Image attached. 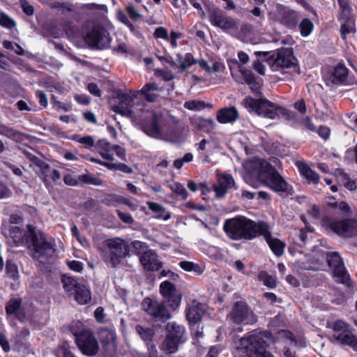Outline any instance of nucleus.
<instances>
[{
    "label": "nucleus",
    "mask_w": 357,
    "mask_h": 357,
    "mask_svg": "<svg viewBox=\"0 0 357 357\" xmlns=\"http://www.w3.org/2000/svg\"><path fill=\"white\" fill-rule=\"evenodd\" d=\"M243 166V179L250 186L257 188L261 183L277 192L287 191V183L266 160L253 158L245 161Z\"/></svg>",
    "instance_id": "obj_1"
},
{
    "label": "nucleus",
    "mask_w": 357,
    "mask_h": 357,
    "mask_svg": "<svg viewBox=\"0 0 357 357\" xmlns=\"http://www.w3.org/2000/svg\"><path fill=\"white\" fill-rule=\"evenodd\" d=\"M119 102L114 107V111L116 113L132 119L134 121H142L143 131L149 136L154 138H160L163 133L164 118L160 112L143 111L140 114H137L132 109L133 99L126 94L118 96Z\"/></svg>",
    "instance_id": "obj_2"
},
{
    "label": "nucleus",
    "mask_w": 357,
    "mask_h": 357,
    "mask_svg": "<svg viewBox=\"0 0 357 357\" xmlns=\"http://www.w3.org/2000/svg\"><path fill=\"white\" fill-rule=\"evenodd\" d=\"M10 237L17 246L27 244L31 238L33 257L41 263H45L54 252L53 245L49 242L45 234L35 230V227L28 225L27 231L17 225L10 227Z\"/></svg>",
    "instance_id": "obj_3"
},
{
    "label": "nucleus",
    "mask_w": 357,
    "mask_h": 357,
    "mask_svg": "<svg viewBox=\"0 0 357 357\" xmlns=\"http://www.w3.org/2000/svg\"><path fill=\"white\" fill-rule=\"evenodd\" d=\"M223 229L227 236L232 240H252L266 231L267 223L255 222L246 217L236 216L226 220Z\"/></svg>",
    "instance_id": "obj_4"
},
{
    "label": "nucleus",
    "mask_w": 357,
    "mask_h": 357,
    "mask_svg": "<svg viewBox=\"0 0 357 357\" xmlns=\"http://www.w3.org/2000/svg\"><path fill=\"white\" fill-rule=\"evenodd\" d=\"M269 52H255L257 56H264V61H267L271 69L274 72H279L281 74L298 73L299 69L297 64V59L293 54L291 48L278 49L268 56Z\"/></svg>",
    "instance_id": "obj_5"
},
{
    "label": "nucleus",
    "mask_w": 357,
    "mask_h": 357,
    "mask_svg": "<svg viewBox=\"0 0 357 357\" xmlns=\"http://www.w3.org/2000/svg\"><path fill=\"white\" fill-rule=\"evenodd\" d=\"M242 105L249 112H255L259 116L270 119L280 116L286 119H292L295 116L294 112L266 99H255L248 96L243 100Z\"/></svg>",
    "instance_id": "obj_6"
},
{
    "label": "nucleus",
    "mask_w": 357,
    "mask_h": 357,
    "mask_svg": "<svg viewBox=\"0 0 357 357\" xmlns=\"http://www.w3.org/2000/svg\"><path fill=\"white\" fill-rule=\"evenodd\" d=\"M104 243L107 250L105 261L112 268L118 267L124 258L130 256L129 244L121 238H108Z\"/></svg>",
    "instance_id": "obj_7"
},
{
    "label": "nucleus",
    "mask_w": 357,
    "mask_h": 357,
    "mask_svg": "<svg viewBox=\"0 0 357 357\" xmlns=\"http://www.w3.org/2000/svg\"><path fill=\"white\" fill-rule=\"evenodd\" d=\"M265 344L264 334L259 333L241 338L236 348L247 357H274L266 350Z\"/></svg>",
    "instance_id": "obj_8"
},
{
    "label": "nucleus",
    "mask_w": 357,
    "mask_h": 357,
    "mask_svg": "<svg viewBox=\"0 0 357 357\" xmlns=\"http://www.w3.org/2000/svg\"><path fill=\"white\" fill-rule=\"evenodd\" d=\"M227 318L229 324L234 325H252L257 320L253 311L243 301L234 304Z\"/></svg>",
    "instance_id": "obj_9"
},
{
    "label": "nucleus",
    "mask_w": 357,
    "mask_h": 357,
    "mask_svg": "<svg viewBox=\"0 0 357 357\" xmlns=\"http://www.w3.org/2000/svg\"><path fill=\"white\" fill-rule=\"evenodd\" d=\"M75 336L76 344L84 355L94 356L100 351L98 340L91 331L83 330Z\"/></svg>",
    "instance_id": "obj_10"
},
{
    "label": "nucleus",
    "mask_w": 357,
    "mask_h": 357,
    "mask_svg": "<svg viewBox=\"0 0 357 357\" xmlns=\"http://www.w3.org/2000/svg\"><path fill=\"white\" fill-rule=\"evenodd\" d=\"M185 332L182 326L169 323L167 326V334L160 349L167 354H174L178 351V344Z\"/></svg>",
    "instance_id": "obj_11"
},
{
    "label": "nucleus",
    "mask_w": 357,
    "mask_h": 357,
    "mask_svg": "<svg viewBox=\"0 0 357 357\" xmlns=\"http://www.w3.org/2000/svg\"><path fill=\"white\" fill-rule=\"evenodd\" d=\"M333 338L338 343L348 345L357 351V337L351 333L350 326L342 320H337L332 324Z\"/></svg>",
    "instance_id": "obj_12"
},
{
    "label": "nucleus",
    "mask_w": 357,
    "mask_h": 357,
    "mask_svg": "<svg viewBox=\"0 0 357 357\" xmlns=\"http://www.w3.org/2000/svg\"><path fill=\"white\" fill-rule=\"evenodd\" d=\"M340 6V13L338 20L341 23L340 31L343 36L354 33L356 30L355 19L352 14V8L349 0H337Z\"/></svg>",
    "instance_id": "obj_13"
},
{
    "label": "nucleus",
    "mask_w": 357,
    "mask_h": 357,
    "mask_svg": "<svg viewBox=\"0 0 357 357\" xmlns=\"http://www.w3.org/2000/svg\"><path fill=\"white\" fill-rule=\"evenodd\" d=\"M143 310L155 321L165 322L171 318L170 312L162 302L145 298L142 302Z\"/></svg>",
    "instance_id": "obj_14"
},
{
    "label": "nucleus",
    "mask_w": 357,
    "mask_h": 357,
    "mask_svg": "<svg viewBox=\"0 0 357 357\" xmlns=\"http://www.w3.org/2000/svg\"><path fill=\"white\" fill-rule=\"evenodd\" d=\"M86 42L91 47L104 49L109 47L111 38L107 31L99 24L94 25L85 38Z\"/></svg>",
    "instance_id": "obj_15"
},
{
    "label": "nucleus",
    "mask_w": 357,
    "mask_h": 357,
    "mask_svg": "<svg viewBox=\"0 0 357 357\" xmlns=\"http://www.w3.org/2000/svg\"><path fill=\"white\" fill-rule=\"evenodd\" d=\"M209 20L212 25L225 32L234 31L237 26V20L225 15L220 9L214 8L211 11Z\"/></svg>",
    "instance_id": "obj_16"
},
{
    "label": "nucleus",
    "mask_w": 357,
    "mask_h": 357,
    "mask_svg": "<svg viewBox=\"0 0 357 357\" xmlns=\"http://www.w3.org/2000/svg\"><path fill=\"white\" fill-rule=\"evenodd\" d=\"M327 261L328 266L333 268L334 276L340 283H347L349 280V275L345 270L340 255L336 252L327 253Z\"/></svg>",
    "instance_id": "obj_17"
},
{
    "label": "nucleus",
    "mask_w": 357,
    "mask_h": 357,
    "mask_svg": "<svg viewBox=\"0 0 357 357\" xmlns=\"http://www.w3.org/2000/svg\"><path fill=\"white\" fill-rule=\"evenodd\" d=\"M331 229L337 234L349 238L357 235V220L345 219L341 221H333L331 223Z\"/></svg>",
    "instance_id": "obj_18"
},
{
    "label": "nucleus",
    "mask_w": 357,
    "mask_h": 357,
    "mask_svg": "<svg viewBox=\"0 0 357 357\" xmlns=\"http://www.w3.org/2000/svg\"><path fill=\"white\" fill-rule=\"evenodd\" d=\"M278 18L281 24L291 29L296 28L301 17L298 11L282 6L278 7Z\"/></svg>",
    "instance_id": "obj_19"
},
{
    "label": "nucleus",
    "mask_w": 357,
    "mask_h": 357,
    "mask_svg": "<svg viewBox=\"0 0 357 357\" xmlns=\"http://www.w3.org/2000/svg\"><path fill=\"white\" fill-rule=\"evenodd\" d=\"M135 331L140 338L145 342L149 351V357H158L155 345L153 343L155 331L152 328L141 325L135 326Z\"/></svg>",
    "instance_id": "obj_20"
},
{
    "label": "nucleus",
    "mask_w": 357,
    "mask_h": 357,
    "mask_svg": "<svg viewBox=\"0 0 357 357\" xmlns=\"http://www.w3.org/2000/svg\"><path fill=\"white\" fill-rule=\"evenodd\" d=\"M139 261L147 271H157L162 266V262L158 259L156 252L152 250L144 252L139 257Z\"/></svg>",
    "instance_id": "obj_21"
},
{
    "label": "nucleus",
    "mask_w": 357,
    "mask_h": 357,
    "mask_svg": "<svg viewBox=\"0 0 357 357\" xmlns=\"http://www.w3.org/2000/svg\"><path fill=\"white\" fill-rule=\"evenodd\" d=\"M234 185V179L230 174H219L218 176V183L213 185L215 197L222 198Z\"/></svg>",
    "instance_id": "obj_22"
},
{
    "label": "nucleus",
    "mask_w": 357,
    "mask_h": 357,
    "mask_svg": "<svg viewBox=\"0 0 357 357\" xmlns=\"http://www.w3.org/2000/svg\"><path fill=\"white\" fill-rule=\"evenodd\" d=\"M206 305L196 301H192L186 310V317L190 324L200 321L206 311Z\"/></svg>",
    "instance_id": "obj_23"
},
{
    "label": "nucleus",
    "mask_w": 357,
    "mask_h": 357,
    "mask_svg": "<svg viewBox=\"0 0 357 357\" xmlns=\"http://www.w3.org/2000/svg\"><path fill=\"white\" fill-rule=\"evenodd\" d=\"M238 112L237 109L234 107H228L219 109L217 112L216 118L220 123H232L235 122L238 118Z\"/></svg>",
    "instance_id": "obj_24"
},
{
    "label": "nucleus",
    "mask_w": 357,
    "mask_h": 357,
    "mask_svg": "<svg viewBox=\"0 0 357 357\" xmlns=\"http://www.w3.org/2000/svg\"><path fill=\"white\" fill-rule=\"evenodd\" d=\"M348 69L344 65L339 64L333 70L330 80L335 84H348Z\"/></svg>",
    "instance_id": "obj_25"
},
{
    "label": "nucleus",
    "mask_w": 357,
    "mask_h": 357,
    "mask_svg": "<svg viewBox=\"0 0 357 357\" xmlns=\"http://www.w3.org/2000/svg\"><path fill=\"white\" fill-rule=\"evenodd\" d=\"M260 236L264 237L270 248L275 255L279 257L283 254L285 244L278 238H273L271 236L268 224L266 231L264 234H261Z\"/></svg>",
    "instance_id": "obj_26"
},
{
    "label": "nucleus",
    "mask_w": 357,
    "mask_h": 357,
    "mask_svg": "<svg viewBox=\"0 0 357 357\" xmlns=\"http://www.w3.org/2000/svg\"><path fill=\"white\" fill-rule=\"evenodd\" d=\"M161 89L155 83L146 84L140 91H135V93H141L149 102H155L159 96Z\"/></svg>",
    "instance_id": "obj_27"
},
{
    "label": "nucleus",
    "mask_w": 357,
    "mask_h": 357,
    "mask_svg": "<svg viewBox=\"0 0 357 357\" xmlns=\"http://www.w3.org/2000/svg\"><path fill=\"white\" fill-rule=\"evenodd\" d=\"M73 294L75 300L80 305L88 304L91 300V291L82 283L77 287Z\"/></svg>",
    "instance_id": "obj_28"
},
{
    "label": "nucleus",
    "mask_w": 357,
    "mask_h": 357,
    "mask_svg": "<svg viewBox=\"0 0 357 357\" xmlns=\"http://www.w3.org/2000/svg\"><path fill=\"white\" fill-rule=\"evenodd\" d=\"M296 167H298L301 174L303 175L309 182L314 184L319 182V177L318 174L312 170L307 164L302 161H298L296 162Z\"/></svg>",
    "instance_id": "obj_29"
},
{
    "label": "nucleus",
    "mask_w": 357,
    "mask_h": 357,
    "mask_svg": "<svg viewBox=\"0 0 357 357\" xmlns=\"http://www.w3.org/2000/svg\"><path fill=\"white\" fill-rule=\"evenodd\" d=\"M192 125L198 130L208 132L215 127V123L212 119L195 117L191 120Z\"/></svg>",
    "instance_id": "obj_30"
},
{
    "label": "nucleus",
    "mask_w": 357,
    "mask_h": 357,
    "mask_svg": "<svg viewBox=\"0 0 357 357\" xmlns=\"http://www.w3.org/2000/svg\"><path fill=\"white\" fill-rule=\"evenodd\" d=\"M98 144L100 147V155L104 159L112 161L114 160L112 146L105 139H100L98 142Z\"/></svg>",
    "instance_id": "obj_31"
},
{
    "label": "nucleus",
    "mask_w": 357,
    "mask_h": 357,
    "mask_svg": "<svg viewBox=\"0 0 357 357\" xmlns=\"http://www.w3.org/2000/svg\"><path fill=\"white\" fill-rule=\"evenodd\" d=\"M147 205L150 210H151L153 212L155 213H158L156 216L158 219L167 220L170 218V213L166 211L162 205L151 202H148Z\"/></svg>",
    "instance_id": "obj_32"
},
{
    "label": "nucleus",
    "mask_w": 357,
    "mask_h": 357,
    "mask_svg": "<svg viewBox=\"0 0 357 357\" xmlns=\"http://www.w3.org/2000/svg\"><path fill=\"white\" fill-rule=\"evenodd\" d=\"M241 72L245 82L249 85L250 89L252 91L257 92L260 88V85L259 82L256 81L252 73L246 69H241Z\"/></svg>",
    "instance_id": "obj_33"
},
{
    "label": "nucleus",
    "mask_w": 357,
    "mask_h": 357,
    "mask_svg": "<svg viewBox=\"0 0 357 357\" xmlns=\"http://www.w3.org/2000/svg\"><path fill=\"white\" fill-rule=\"evenodd\" d=\"M0 135H5L16 142L21 141L24 138L22 133L3 125H0Z\"/></svg>",
    "instance_id": "obj_34"
},
{
    "label": "nucleus",
    "mask_w": 357,
    "mask_h": 357,
    "mask_svg": "<svg viewBox=\"0 0 357 357\" xmlns=\"http://www.w3.org/2000/svg\"><path fill=\"white\" fill-rule=\"evenodd\" d=\"M62 283L64 289L66 291L72 292V294H73L77 287L81 284L76 279L65 275L62 278Z\"/></svg>",
    "instance_id": "obj_35"
},
{
    "label": "nucleus",
    "mask_w": 357,
    "mask_h": 357,
    "mask_svg": "<svg viewBox=\"0 0 357 357\" xmlns=\"http://www.w3.org/2000/svg\"><path fill=\"white\" fill-rule=\"evenodd\" d=\"M160 293L164 298H167L176 293L175 285L169 281H164L160 284Z\"/></svg>",
    "instance_id": "obj_36"
},
{
    "label": "nucleus",
    "mask_w": 357,
    "mask_h": 357,
    "mask_svg": "<svg viewBox=\"0 0 357 357\" xmlns=\"http://www.w3.org/2000/svg\"><path fill=\"white\" fill-rule=\"evenodd\" d=\"M314 24L308 18H303L299 24L301 35L303 37L308 36L313 30Z\"/></svg>",
    "instance_id": "obj_37"
},
{
    "label": "nucleus",
    "mask_w": 357,
    "mask_h": 357,
    "mask_svg": "<svg viewBox=\"0 0 357 357\" xmlns=\"http://www.w3.org/2000/svg\"><path fill=\"white\" fill-rule=\"evenodd\" d=\"M180 267L186 271H193L197 274H202L204 271L202 266L192 261H181L179 262Z\"/></svg>",
    "instance_id": "obj_38"
},
{
    "label": "nucleus",
    "mask_w": 357,
    "mask_h": 357,
    "mask_svg": "<svg viewBox=\"0 0 357 357\" xmlns=\"http://www.w3.org/2000/svg\"><path fill=\"white\" fill-rule=\"evenodd\" d=\"M168 186L171 190L176 194V195L178 196L181 199H186L188 198V193L183 184L175 182L169 184Z\"/></svg>",
    "instance_id": "obj_39"
},
{
    "label": "nucleus",
    "mask_w": 357,
    "mask_h": 357,
    "mask_svg": "<svg viewBox=\"0 0 357 357\" xmlns=\"http://www.w3.org/2000/svg\"><path fill=\"white\" fill-rule=\"evenodd\" d=\"M100 338L102 345L116 343L114 332L108 329L101 331Z\"/></svg>",
    "instance_id": "obj_40"
},
{
    "label": "nucleus",
    "mask_w": 357,
    "mask_h": 357,
    "mask_svg": "<svg viewBox=\"0 0 357 357\" xmlns=\"http://www.w3.org/2000/svg\"><path fill=\"white\" fill-rule=\"evenodd\" d=\"M100 352L102 357H117L116 343L102 345Z\"/></svg>",
    "instance_id": "obj_41"
},
{
    "label": "nucleus",
    "mask_w": 357,
    "mask_h": 357,
    "mask_svg": "<svg viewBox=\"0 0 357 357\" xmlns=\"http://www.w3.org/2000/svg\"><path fill=\"white\" fill-rule=\"evenodd\" d=\"M70 139L75 142L84 145L86 148H91L94 145V139L91 136L74 135L70 137Z\"/></svg>",
    "instance_id": "obj_42"
},
{
    "label": "nucleus",
    "mask_w": 357,
    "mask_h": 357,
    "mask_svg": "<svg viewBox=\"0 0 357 357\" xmlns=\"http://www.w3.org/2000/svg\"><path fill=\"white\" fill-rule=\"evenodd\" d=\"M40 169V177L45 181H49V177L51 174L52 168L45 162L40 160H37L36 165Z\"/></svg>",
    "instance_id": "obj_43"
},
{
    "label": "nucleus",
    "mask_w": 357,
    "mask_h": 357,
    "mask_svg": "<svg viewBox=\"0 0 357 357\" xmlns=\"http://www.w3.org/2000/svg\"><path fill=\"white\" fill-rule=\"evenodd\" d=\"M79 181L91 185H102V181L99 178L91 174H84L79 176Z\"/></svg>",
    "instance_id": "obj_44"
},
{
    "label": "nucleus",
    "mask_w": 357,
    "mask_h": 357,
    "mask_svg": "<svg viewBox=\"0 0 357 357\" xmlns=\"http://www.w3.org/2000/svg\"><path fill=\"white\" fill-rule=\"evenodd\" d=\"M20 307V301L17 298L10 300L7 303L6 309L8 314L17 315Z\"/></svg>",
    "instance_id": "obj_45"
},
{
    "label": "nucleus",
    "mask_w": 357,
    "mask_h": 357,
    "mask_svg": "<svg viewBox=\"0 0 357 357\" xmlns=\"http://www.w3.org/2000/svg\"><path fill=\"white\" fill-rule=\"evenodd\" d=\"M252 33V26L250 24H243L239 32L237 33V38L242 41H245Z\"/></svg>",
    "instance_id": "obj_46"
},
{
    "label": "nucleus",
    "mask_w": 357,
    "mask_h": 357,
    "mask_svg": "<svg viewBox=\"0 0 357 357\" xmlns=\"http://www.w3.org/2000/svg\"><path fill=\"white\" fill-rule=\"evenodd\" d=\"M165 301L168 303L169 307L173 310L177 309L181 303V296L178 294H174L167 298H164Z\"/></svg>",
    "instance_id": "obj_47"
},
{
    "label": "nucleus",
    "mask_w": 357,
    "mask_h": 357,
    "mask_svg": "<svg viewBox=\"0 0 357 357\" xmlns=\"http://www.w3.org/2000/svg\"><path fill=\"white\" fill-rule=\"evenodd\" d=\"M259 278L263 281L264 285L269 288H274L276 286L275 277L268 275L266 272H261L259 274Z\"/></svg>",
    "instance_id": "obj_48"
},
{
    "label": "nucleus",
    "mask_w": 357,
    "mask_h": 357,
    "mask_svg": "<svg viewBox=\"0 0 357 357\" xmlns=\"http://www.w3.org/2000/svg\"><path fill=\"white\" fill-rule=\"evenodd\" d=\"M205 102L202 100H191L184 103L185 108L190 110H202L205 108Z\"/></svg>",
    "instance_id": "obj_49"
},
{
    "label": "nucleus",
    "mask_w": 357,
    "mask_h": 357,
    "mask_svg": "<svg viewBox=\"0 0 357 357\" xmlns=\"http://www.w3.org/2000/svg\"><path fill=\"white\" fill-rule=\"evenodd\" d=\"M328 206L335 210H339L340 212L343 213H347L349 212V206L347 203L345 202H328Z\"/></svg>",
    "instance_id": "obj_50"
},
{
    "label": "nucleus",
    "mask_w": 357,
    "mask_h": 357,
    "mask_svg": "<svg viewBox=\"0 0 357 357\" xmlns=\"http://www.w3.org/2000/svg\"><path fill=\"white\" fill-rule=\"evenodd\" d=\"M281 333L283 336H285L289 340L291 345H298L300 347H303L305 346V342L303 339L301 338L298 340H296L291 332L284 331Z\"/></svg>",
    "instance_id": "obj_51"
},
{
    "label": "nucleus",
    "mask_w": 357,
    "mask_h": 357,
    "mask_svg": "<svg viewBox=\"0 0 357 357\" xmlns=\"http://www.w3.org/2000/svg\"><path fill=\"white\" fill-rule=\"evenodd\" d=\"M3 45L7 50H13L18 55L24 54V50L22 49V47L15 43L5 40L3 43Z\"/></svg>",
    "instance_id": "obj_52"
},
{
    "label": "nucleus",
    "mask_w": 357,
    "mask_h": 357,
    "mask_svg": "<svg viewBox=\"0 0 357 357\" xmlns=\"http://www.w3.org/2000/svg\"><path fill=\"white\" fill-rule=\"evenodd\" d=\"M132 248L136 252L137 255H139L142 253V255L144 253V252L148 250H147V245L144 242H142L139 241H134L132 243Z\"/></svg>",
    "instance_id": "obj_53"
},
{
    "label": "nucleus",
    "mask_w": 357,
    "mask_h": 357,
    "mask_svg": "<svg viewBox=\"0 0 357 357\" xmlns=\"http://www.w3.org/2000/svg\"><path fill=\"white\" fill-rule=\"evenodd\" d=\"M6 273L10 278H15L18 276V269L17 266L13 263H7Z\"/></svg>",
    "instance_id": "obj_54"
},
{
    "label": "nucleus",
    "mask_w": 357,
    "mask_h": 357,
    "mask_svg": "<svg viewBox=\"0 0 357 357\" xmlns=\"http://www.w3.org/2000/svg\"><path fill=\"white\" fill-rule=\"evenodd\" d=\"M196 63H197V61L195 60L192 54L187 53L185 55L183 61L181 63V67L182 68H186Z\"/></svg>",
    "instance_id": "obj_55"
},
{
    "label": "nucleus",
    "mask_w": 357,
    "mask_h": 357,
    "mask_svg": "<svg viewBox=\"0 0 357 357\" xmlns=\"http://www.w3.org/2000/svg\"><path fill=\"white\" fill-rule=\"evenodd\" d=\"M121 198V197L118 195H109L107 198H105V203L108 206H115L118 204H120Z\"/></svg>",
    "instance_id": "obj_56"
},
{
    "label": "nucleus",
    "mask_w": 357,
    "mask_h": 357,
    "mask_svg": "<svg viewBox=\"0 0 357 357\" xmlns=\"http://www.w3.org/2000/svg\"><path fill=\"white\" fill-rule=\"evenodd\" d=\"M0 24L6 28H12L15 26L14 21L8 15H2L0 17Z\"/></svg>",
    "instance_id": "obj_57"
},
{
    "label": "nucleus",
    "mask_w": 357,
    "mask_h": 357,
    "mask_svg": "<svg viewBox=\"0 0 357 357\" xmlns=\"http://www.w3.org/2000/svg\"><path fill=\"white\" fill-rule=\"evenodd\" d=\"M20 5L23 11L28 15L33 14L34 8L26 0H20Z\"/></svg>",
    "instance_id": "obj_58"
},
{
    "label": "nucleus",
    "mask_w": 357,
    "mask_h": 357,
    "mask_svg": "<svg viewBox=\"0 0 357 357\" xmlns=\"http://www.w3.org/2000/svg\"><path fill=\"white\" fill-rule=\"evenodd\" d=\"M116 212L119 219L122 222L127 224H132L134 222L133 218L129 213L121 212L119 210H117Z\"/></svg>",
    "instance_id": "obj_59"
},
{
    "label": "nucleus",
    "mask_w": 357,
    "mask_h": 357,
    "mask_svg": "<svg viewBox=\"0 0 357 357\" xmlns=\"http://www.w3.org/2000/svg\"><path fill=\"white\" fill-rule=\"evenodd\" d=\"M294 107L301 114H304L306 112V104L303 99H300L295 102Z\"/></svg>",
    "instance_id": "obj_60"
},
{
    "label": "nucleus",
    "mask_w": 357,
    "mask_h": 357,
    "mask_svg": "<svg viewBox=\"0 0 357 357\" xmlns=\"http://www.w3.org/2000/svg\"><path fill=\"white\" fill-rule=\"evenodd\" d=\"M25 157L30 161L37 165V160H40L38 157L34 155L30 151V149H20Z\"/></svg>",
    "instance_id": "obj_61"
},
{
    "label": "nucleus",
    "mask_w": 357,
    "mask_h": 357,
    "mask_svg": "<svg viewBox=\"0 0 357 357\" xmlns=\"http://www.w3.org/2000/svg\"><path fill=\"white\" fill-rule=\"evenodd\" d=\"M68 267L76 272H80L83 268V264L79 261H68Z\"/></svg>",
    "instance_id": "obj_62"
},
{
    "label": "nucleus",
    "mask_w": 357,
    "mask_h": 357,
    "mask_svg": "<svg viewBox=\"0 0 357 357\" xmlns=\"http://www.w3.org/2000/svg\"><path fill=\"white\" fill-rule=\"evenodd\" d=\"M154 36L155 38H162V39H168V33L165 28L164 27H158L155 29L154 32Z\"/></svg>",
    "instance_id": "obj_63"
},
{
    "label": "nucleus",
    "mask_w": 357,
    "mask_h": 357,
    "mask_svg": "<svg viewBox=\"0 0 357 357\" xmlns=\"http://www.w3.org/2000/svg\"><path fill=\"white\" fill-rule=\"evenodd\" d=\"M11 195L10 190L3 183L0 182V199L9 197Z\"/></svg>",
    "instance_id": "obj_64"
}]
</instances>
